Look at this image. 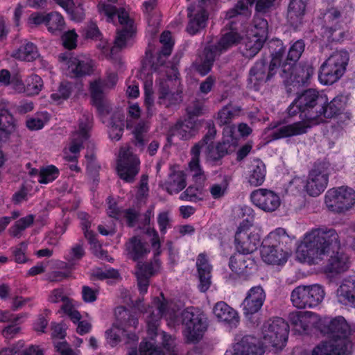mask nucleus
<instances>
[{
	"mask_svg": "<svg viewBox=\"0 0 355 355\" xmlns=\"http://www.w3.org/2000/svg\"><path fill=\"white\" fill-rule=\"evenodd\" d=\"M328 101L323 92L309 89L298 95L288 107V114H300V121L280 126L272 132V139L297 136L305 134L313 126L321 123L322 105Z\"/></svg>",
	"mask_w": 355,
	"mask_h": 355,
	"instance_id": "nucleus-1",
	"label": "nucleus"
},
{
	"mask_svg": "<svg viewBox=\"0 0 355 355\" xmlns=\"http://www.w3.org/2000/svg\"><path fill=\"white\" fill-rule=\"evenodd\" d=\"M340 249L339 236L334 229H313L297 242L295 259L308 265L320 264L331 252Z\"/></svg>",
	"mask_w": 355,
	"mask_h": 355,
	"instance_id": "nucleus-2",
	"label": "nucleus"
},
{
	"mask_svg": "<svg viewBox=\"0 0 355 355\" xmlns=\"http://www.w3.org/2000/svg\"><path fill=\"white\" fill-rule=\"evenodd\" d=\"M235 127L227 125L223 129V137L221 142L216 146H213L216 130L214 127L209 129L203 139L196 144L191 150V159L189 163L190 171L193 173L196 182L202 183L207 180V176L200 165V153L205 151L207 157L210 160H218L226 154L234 152L238 145L239 139L234 135Z\"/></svg>",
	"mask_w": 355,
	"mask_h": 355,
	"instance_id": "nucleus-3",
	"label": "nucleus"
},
{
	"mask_svg": "<svg viewBox=\"0 0 355 355\" xmlns=\"http://www.w3.org/2000/svg\"><path fill=\"white\" fill-rule=\"evenodd\" d=\"M235 127L227 125L223 129V137L221 142L216 146H213L216 130L214 127L209 129L203 139L196 144L191 150V159L189 163L190 171L193 173L196 182L202 183L207 180V176L200 165V153L205 151L207 157L210 160H218L226 154L234 152L238 145L239 139L234 135Z\"/></svg>",
	"mask_w": 355,
	"mask_h": 355,
	"instance_id": "nucleus-4",
	"label": "nucleus"
},
{
	"mask_svg": "<svg viewBox=\"0 0 355 355\" xmlns=\"http://www.w3.org/2000/svg\"><path fill=\"white\" fill-rule=\"evenodd\" d=\"M180 307L172 302H167L162 293L159 297H155L152 306H149L144 313L147 325V334L149 340L144 339L140 344L139 352L141 355H164L163 351L155 345L154 338L157 335L159 321L164 317L168 326H174L178 323V315Z\"/></svg>",
	"mask_w": 355,
	"mask_h": 355,
	"instance_id": "nucleus-5",
	"label": "nucleus"
},
{
	"mask_svg": "<svg viewBox=\"0 0 355 355\" xmlns=\"http://www.w3.org/2000/svg\"><path fill=\"white\" fill-rule=\"evenodd\" d=\"M118 6L117 0H101L98 5L99 12L106 16L108 21H113L116 15H117L121 26V28L117 32L113 47L106 40L102 39L101 36L98 38L99 42L96 44L97 49L102 55L106 58H112L116 48L125 46L128 41L133 37L136 30L134 21L130 18L127 12L123 8H118Z\"/></svg>",
	"mask_w": 355,
	"mask_h": 355,
	"instance_id": "nucleus-6",
	"label": "nucleus"
},
{
	"mask_svg": "<svg viewBox=\"0 0 355 355\" xmlns=\"http://www.w3.org/2000/svg\"><path fill=\"white\" fill-rule=\"evenodd\" d=\"M331 338L316 346L311 355H349L352 345L348 338L350 330L343 317L333 319L329 324Z\"/></svg>",
	"mask_w": 355,
	"mask_h": 355,
	"instance_id": "nucleus-7",
	"label": "nucleus"
},
{
	"mask_svg": "<svg viewBox=\"0 0 355 355\" xmlns=\"http://www.w3.org/2000/svg\"><path fill=\"white\" fill-rule=\"evenodd\" d=\"M242 215L247 216L239 225L235 234V247L242 254L254 252L261 243V230L253 226L254 211L248 206L241 208Z\"/></svg>",
	"mask_w": 355,
	"mask_h": 355,
	"instance_id": "nucleus-8",
	"label": "nucleus"
},
{
	"mask_svg": "<svg viewBox=\"0 0 355 355\" xmlns=\"http://www.w3.org/2000/svg\"><path fill=\"white\" fill-rule=\"evenodd\" d=\"M155 73L158 78V103L168 107L178 102L181 97V90L177 69L175 67L168 68L162 65L157 71L155 70Z\"/></svg>",
	"mask_w": 355,
	"mask_h": 355,
	"instance_id": "nucleus-9",
	"label": "nucleus"
},
{
	"mask_svg": "<svg viewBox=\"0 0 355 355\" xmlns=\"http://www.w3.org/2000/svg\"><path fill=\"white\" fill-rule=\"evenodd\" d=\"M92 127V116L89 114H84L79 120L78 127L71 132L70 141L64 149V158L69 162L68 166L71 171L78 173L80 168L77 162L79 153L83 144L89 137V130Z\"/></svg>",
	"mask_w": 355,
	"mask_h": 355,
	"instance_id": "nucleus-10",
	"label": "nucleus"
},
{
	"mask_svg": "<svg viewBox=\"0 0 355 355\" xmlns=\"http://www.w3.org/2000/svg\"><path fill=\"white\" fill-rule=\"evenodd\" d=\"M115 313L121 315L119 319L109 329L105 331L107 343L111 347L117 345L123 340L126 343L131 341H137L138 337L132 329L138 325V319L131 315L129 312L123 307L117 308Z\"/></svg>",
	"mask_w": 355,
	"mask_h": 355,
	"instance_id": "nucleus-11",
	"label": "nucleus"
},
{
	"mask_svg": "<svg viewBox=\"0 0 355 355\" xmlns=\"http://www.w3.org/2000/svg\"><path fill=\"white\" fill-rule=\"evenodd\" d=\"M349 60L347 51H336L332 53L321 64L318 80L324 85H331L339 80L346 71Z\"/></svg>",
	"mask_w": 355,
	"mask_h": 355,
	"instance_id": "nucleus-12",
	"label": "nucleus"
},
{
	"mask_svg": "<svg viewBox=\"0 0 355 355\" xmlns=\"http://www.w3.org/2000/svg\"><path fill=\"white\" fill-rule=\"evenodd\" d=\"M289 325L282 318H277L263 324L259 335L263 346L275 350H282L286 344Z\"/></svg>",
	"mask_w": 355,
	"mask_h": 355,
	"instance_id": "nucleus-13",
	"label": "nucleus"
},
{
	"mask_svg": "<svg viewBox=\"0 0 355 355\" xmlns=\"http://www.w3.org/2000/svg\"><path fill=\"white\" fill-rule=\"evenodd\" d=\"M241 40L240 35L234 28L225 33L214 49H205L193 64V67L201 76H205L211 70L216 55L223 51L236 44Z\"/></svg>",
	"mask_w": 355,
	"mask_h": 355,
	"instance_id": "nucleus-14",
	"label": "nucleus"
},
{
	"mask_svg": "<svg viewBox=\"0 0 355 355\" xmlns=\"http://www.w3.org/2000/svg\"><path fill=\"white\" fill-rule=\"evenodd\" d=\"M267 37L268 22L266 19L257 16L254 18L252 26L247 31L245 37L243 38V54L245 57H254L261 49Z\"/></svg>",
	"mask_w": 355,
	"mask_h": 355,
	"instance_id": "nucleus-15",
	"label": "nucleus"
},
{
	"mask_svg": "<svg viewBox=\"0 0 355 355\" xmlns=\"http://www.w3.org/2000/svg\"><path fill=\"white\" fill-rule=\"evenodd\" d=\"M327 209L334 213H345L355 205V191L347 186L329 189L324 196Z\"/></svg>",
	"mask_w": 355,
	"mask_h": 355,
	"instance_id": "nucleus-16",
	"label": "nucleus"
},
{
	"mask_svg": "<svg viewBox=\"0 0 355 355\" xmlns=\"http://www.w3.org/2000/svg\"><path fill=\"white\" fill-rule=\"evenodd\" d=\"M324 295V291L319 284L300 285L292 291L291 301L297 309H313L321 304Z\"/></svg>",
	"mask_w": 355,
	"mask_h": 355,
	"instance_id": "nucleus-17",
	"label": "nucleus"
},
{
	"mask_svg": "<svg viewBox=\"0 0 355 355\" xmlns=\"http://www.w3.org/2000/svg\"><path fill=\"white\" fill-rule=\"evenodd\" d=\"M182 322L185 326L184 336L188 342L200 340L207 329L205 315L199 309L190 307L182 313Z\"/></svg>",
	"mask_w": 355,
	"mask_h": 355,
	"instance_id": "nucleus-18",
	"label": "nucleus"
},
{
	"mask_svg": "<svg viewBox=\"0 0 355 355\" xmlns=\"http://www.w3.org/2000/svg\"><path fill=\"white\" fill-rule=\"evenodd\" d=\"M278 62L279 59L277 57L272 58L268 66L263 60L255 62L249 71L248 87L256 91L259 90L276 74Z\"/></svg>",
	"mask_w": 355,
	"mask_h": 355,
	"instance_id": "nucleus-19",
	"label": "nucleus"
},
{
	"mask_svg": "<svg viewBox=\"0 0 355 355\" xmlns=\"http://www.w3.org/2000/svg\"><path fill=\"white\" fill-rule=\"evenodd\" d=\"M331 165L328 162H316L309 171L305 189L312 196H318L324 191L328 184Z\"/></svg>",
	"mask_w": 355,
	"mask_h": 355,
	"instance_id": "nucleus-20",
	"label": "nucleus"
},
{
	"mask_svg": "<svg viewBox=\"0 0 355 355\" xmlns=\"http://www.w3.org/2000/svg\"><path fill=\"white\" fill-rule=\"evenodd\" d=\"M139 166L140 160L130 148L122 146L116 162V171L120 178L126 182H132L139 171Z\"/></svg>",
	"mask_w": 355,
	"mask_h": 355,
	"instance_id": "nucleus-21",
	"label": "nucleus"
},
{
	"mask_svg": "<svg viewBox=\"0 0 355 355\" xmlns=\"http://www.w3.org/2000/svg\"><path fill=\"white\" fill-rule=\"evenodd\" d=\"M59 60L63 66L67 67V73L71 77L88 75L93 70V61L84 55L73 56L69 53H65L59 55Z\"/></svg>",
	"mask_w": 355,
	"mask_h": 355,
	"instance_id": "nucleus-22",
	"label": "nucleus"
},
{
	"mask_svg": "<svg viewBox=\"0 0 355 355\" xmlns=\"http://www.w3.org/2000/svg\"><path fill=\"white\" fill-rule=\"evenodd\" d=\"M265 349L259 339L251 335L236 338L225 355H263Z\"/></svg>",
	"mask_w": 355,
	"mask_h": 355,
	"instance_id": "nucleus-23",
	"label": "nucleus"
},
{
	"mask_svg": "<svg viewBox=\"0 0 355 355\" xmlns=\"http://www.w3.org/2000/svg\"><path fill=\"white\" fill-rule=\"evenodd\" d=\"M252 202L266 212L277 210L281 205V199L275 191L266 189H258L250 195Z\"/></svg>",
	"mask_w": 355,
	"mask_h": 355,
	"instance_id": "nucleus-24",
	"label": "nucleus"
},
{
	"mask_svg": "<svg viewBox=\"0 0 355 355\" xmlns=\"http://www.w3.org/2000/svg\"><path fill=\"white\" fill-rule=\"evenodd\" d=\"M204 107L200 103L189 106L187 112L189 118L184 121L178 122L172 130L171 136H178L181 139H190L196 132V123L191 116H199L203 113Z\"/></svg>",
	"mask_w": 355,
	"mask_h": 355,
	"instance_id": "nucleus-25",
	"label": "nucleus"
},
{
	"mask_svg": "<svg viewBox=\"0 0 355 355\" xmlns=\"http://www.w3.org/2000/svg\"><path fill=\"white\" fill-rule=\"evenodd\" d=\"M282 77L286 84L291 85L294 83H304L313 73L311 67H301L293 64H286L283 67Z\"/></svg>",
	"mask_w": 355,
	"mask_h": 355,
	"instance_id": "nucleus-26",
	"label": "nucleus"
},
{
	"mask_svg": "<svg viewBox=\"0 0 355 355\" xmlns=\"http://www.w3.org/2000/svg\"><path fill=\"white\" fill-rule=\"evenodd\" d=\"M291 255L290 248L267 247L261 245V257L269 265L284 266Z\"/></svg>",
	"mask_w": 355,
	"mask_h": 355,
	"instance_id": "nucleus-27",
	"label": "nucleus"
},
{
	"mask_svg": "<svg viewBox=\"0 0 355 355\" xmlns=\"http://www.w3.org/2000/svg\"><path fill=\"white\" fill-rule=\"evenodd\" d=\"M117 82L116 73H110L107 76L105 81L96 80L90 83V93L94 105L101 112L103 105V91L113 88Z\"/></svg>",
	"mask_w": 355,
	"mask_h": 355,
	"instance_id": "nucleus-28",
	"label": "nucleus"
},
{
	"mask_svg": "<svg viewBox=\"0 0 355 355\" xmlns=\"http://www.w3.org/2000/svg\"><path fill=\"white\" fill-rule=\"evenodd\" d=\"M213 313L219 322L230 329L236 327L239 323L238 313L225 302H217L214 306Z\"/></svg>",
	"mask_w": 355,
	"mask_h": 355,
	"instance_id": "nucleus-29",
	"label": "nucleus"
},
{
	"mask_svg": "<svg viewBox=\"0 0 355 355\" xmlns=\"http://www.w3.org/2000/svg\"><path fill=\"white\" fill-rule=\"evenodd\" d=\"M266 299V294L261 286H254L247 293L242 303L243 313L245 315H251L258 312Z\"/></svg>",
	"mask_w": 355,
	"mask_h": 355,
	"instance_id": "nucleus-30",
	"label": "nucleus"
},
{
	"mask_svg": "<svg viewBox=\"0 0 355 355\" xmlns=\"http://www.w3.org/2000/svg\"><path fill=\"white\" fill-rule=\"evenodd\" d=\"M67 327L63 324H52V338L54 340L53 344L56 351L60 355H81L80 350H73L69 347L68 343L64 340Z\"/></svg>",
	"mask_w": 355,
	"mask_h": 355,
	"instance_id": "nucleus-31",
	"label": "nucleus"
},
{
	"mask_svg": "<svg viewBox=\"0 0 355 355\" xmlns=\"http://www.w3.org/2000/svg\"><path fill=\"white\" fill-rule=\"evenodd\" d=\"M316 315L311 311H293L289 313L288 321L294 331L302 334L315 321Z\"/></svg>",
	"mask_w": 355,
	"mask_h": 355,
	"instance_id": "nucleus-32",
	"label": "nucleus"
},
{
	"mask_svg": "<svg viewBox=\"0 0 355 355\" xmlns=\"http://www.w3.org/2000/svg\"><path fill=\"white\" fill-rule=\"evenodd\" d=\"M188 17L189 21L187 27V31L190 35H196L207 26L208 13L205 10H200L194 6L188 8Z\"/></svg>",
	"mask_w": 355,
	"mask_h": 355,
	"instance_id": "nucleus-33",
	"label": "nucleus"
},
{
	"mask_svg": "<svg viewBox=\"0 0 355 355\" xmlns=\"http://www.w3.org/2000/svg\"><path fill=\"white\" fill-rule=\"evenodd\" d=\"M292 242L293 238L288 235L286 230L282 227H277L264 237L261 245L290 248L291 249Z\"/></svg>",
	"mask_w": 355,
	"mask_h": 355,
	"instance_id": "nucleus-34",
	"label": "nucleus"
},
{
	"mask_svg": "<svg viewBox=\"0 0 355 355\" xmlns=\"http://www.w3.org/2000/svg\"><path fill=\"white\" fill-rule=\"evenodd\" d=\"M16 128L15 121L7 110H0V144L7 140ZM5 156L0 149V167L5 162Z\"/></svg>",
	"mask_w": 355,
	"mask_h": 355,
	"instance_id": "nucleus-35",
	"label": "nucleus"
},
{
	"mask_svg": "<svg viewBox=\"0 0 355 355\" xmlns=\"http://www.w3.org/2000/svg\"><path fill=\"white\" fill-rule=\"evenodd\" d=\"M338 302L355 307V276H351L343 280L336 291Z\"/></svg>",
	"mask_w": 355,
	"mask_h": 355,
	"instance_id": "nucleus-36",
	"label": "nucleus"
},
{
	"mask_svg": "<svg viewBox=\"0 0 355 355\" xmlns=\"http://www.w3.org/2000/svg\"><path fill=\"white\" fill-rule=\"evenodd\" d=\"M160 263L157 259L153 263L146 265H138L136 275L138 281V286L141 294L147 293L149 277L159 271Z\"/></svg>",
	"mask_w": 355,
	"mask_h": 355,
	"instance_id": "nucleus-37",
	"label": "nucleus"
},
{
	"mask_svg": "<svg viewBox=\"0 0 355 355\" xmlns=\"http://www.w3.org/2000/svg\"><path fill=\"white\" fill-rule=\"evenodd\" d=\"M49 301L51 303L62 302V310L64 313L70 318L73 322L79 320L80 313L75 309L71 301L64 295L62 289L56 288L53 290L49 296Z\"/></svg>",
	"mask_w": 355,
	"mask_h": 355,
	"instance_id": "nucleus-38",
	"label": "nucleus"
},
{
	"mask_svg": "<svg viewBox=\"0 0 355 355\" xmlns=\"http://www.w3.org/2000/svg\"><path fill=\"white\" fill-rule=\"evenodd\" d=\"M347 103V98L343 95H338L330 102L329 101L322 105L321 110V123H324L327 119L333 118L344 110Z\"/></svg>",
	"mask_w": 355,
	"mask_h": 355,
	"instance_id": "nucleus-39",
	"label": "nucleus"
},
{
	"mask_svg": "<svg viewBox=\"0 0 355 355\" xmlns=\"http://www.w3.org/2000/svg\"><path fill=\"white\" fill-rule=\"evenodd\" d=\"M196 266L199 275V288L201 291H207L211 284V266L209 264L205 254H200L197 258Z\"/></svg>",
	"mask_w": 355,
	"mask_h": 355,
	"instance_id": "nucleus-40",
	"label": "nucleus"
},
{
	"mask_svg": "<svg viewBox=\"0 0 355 355\" xmlns=\"http://www.w3.org/2000/svg\"><path fill=\"white\" fill-rule=\"evenodd\" d=\"M125 251L128 257L134 261L144 258L150 252L147 244L136 236L126 243Z\"/></svg>",
	"mask_w": 355,
	"mask_h": 355,
	"instance_id": "nucleus-41",
	"label": "nucleus"
},
{
	"mask_svg": "<svg viewBox=\"0 0 355 355\" xmlns=\"http://www.w3.org/2000/svg\"><path fill=\"white\" fill-rule=\"evenodd\" d=\"M108 208L107 213L110 217L120 220H124L130 226H132L137 217V214L133 209L121 210L116 205V202L113 198L107 199Z\"/></svg>",
	"mask_w": 355,
	"mask_h": 355,
	"instance_id": "nucleus-42",
	"label": "nucleus"
},
{
	"mask_svg": "<svg viewBox=\"0 0 355 355\" xmlns=\"http://www.w3.org/2000/svg\"><path fill=\"white\" fill-rule=\"evenodd\" d=\"M141 78L144 81V105L148 117L152 116L155 113V107L153 90V75L146 74L144 71L141 73Z\"/></svg>",
	"mask_w": 355,
	"mask_h": 355,
	"instance_id": "nucleus-43",
	"label": "nucleus"
},
{
	"mask_svg": "<svg viewBox=\"0 0 355 355\" xmlns=\"http://www.w3.org/2000/svg\"><path fill=\"white\" fill-rule=\"evenodd\" d=\"M306 0H291L287 18L292 26H297L302 22L306 12Z\"/></svg>",
	"mask_w": 355,
	"mask_h": 355,
	"instance_id": "nucleus-44",
	"label": "nucleus"
},
{
	"mask_svg": "<svg viewBox=\"0 0 355 355\" xmlns=\"http://www.w3.org/2000/svg\"><path fill=\"white\" fill-rule=\"evenodd\" d=\"M187 185L185 174L182 171L172 172L163 187L170 194L178 193L183 190Z\"/></svg>",
	"mask_w": 355,
	"mask_h": 355,
	"instance_id": "nucleus-45",
	"label": "nucleus"
},
{
	"mask_svg": "<svg viewBox=\"0 0 355 355\" xmlns=\"http://www.w3.org/2000/svg\"><path fill=\"white\" fill-rule=\"evenodd\" d=\"M350 266L348 255L343 252H336V254L331 255L327 266V271L329 272L340 273L348 270Z\"/></svg>",
	"mask_w": 355,
	"mask_h": 355,
	"instance_id": "nucleus-46",
	"label": "nucleus"
},
{
	"mask_svg": "<svg viewBox=\"0 0 355 355\" xmlns=\"http://www.w3.org/2000/svg\"><path fill=\"white\" fill-rule=\"evenodd\" d=\"M244 254L239 252L232 256L230 260L231 270L239 275L247 273L248 269L254 265L253 260L245 257Z\"/></svg>",
	"mask_w": 355,
	"mask_h": 355,
	"instance_id": "nucleus-47",
	"label": "nucleus"
},
{
	"mask_svg": "<svg viewBox=\"0 0 355 355\" xmlns=\"http://www.w3.org/2000/svg\"><path fill=\"white\" fill-rule=\"evenodd\" d=\"M45 26L49 32L52 34H57L64 29L65 26L64 19L58 12H50L46 13Z\"/></svg>",
	"mask_w": 355,
	"mask_h": 355,
	"instance_id": "nucleus-48",
	"label": "nucleus"
},
{
	"mask_svg": "<svg viewBox=\"0 0 355 355\" xmlns=\"http://www.w3.org/2000/svg\"><path fill=\"white\" fill-rule=\"evenodd\" d=\"M124 115L120 112L115 113L111 119L109 126V136L112 140L119 141L123 132Z\"/></svg>",
	"mask_w": 355,
	"mask_h": 355,
	"instance_id": "nucleus-49",
	"label": "nucleus"
},
{
	"mask_svg": "<svg viewBox=\"0 0 355 355\" xmlns=\"http://www.w3.org/2000/svg\"><path fill=\"white\" fill-rule=\"evenodd\" d=\"M255 0H239L234 8L226 12L225 18L231 20L235 17H248L250 15V7Z\"/></svg>",
	"mask_w": 355,
	"mask_h": 355,
	"instance_id": "nucleus-50",
	"label": "nucleus"
},
{
	"mask_svg": "<svg viewBox=\"0 0 355 355\" xmlns=\"http://www.w3.org/2000/svg\"><path fill=\"white\" fill-rule=\"evenodd\" d=\"M12 55L18 60L31 62L35 60L39 56V53L35 45L31 42H27L16 50Z\"/></svg>",
	"mask_w": 355,
	"mask_h": 355,
	"instance_id": "nucleus-51",
	"label": "nucleus"
},
{
	"mask_svg": "<svg viewBox=\"0 0 355 355\" xmlns=\"http://www.w3.org/2000/svg\"><path fill=\"white\" fill-rule=\"evenodd\" d=\"M189 170H190L189 168ZM192 175L193 173L189 171ZM193 181L198 184L200 186L195 187V186H190L183 193H181L180 196V198L182 200L185 201H191V202H197L198 200H201L203 198V188L201 184H204V182L206 181V180L202 182H196L193 178V175H192Z\"/></svg>",
	"mask_w": 355,
	"mask_h": 355,
	"instance_id": "nucleus-52",
	"label": "nucleus"
},
{
	"mask_svg": "<svg viewBox=\"0 0 355 355\" xmlns=\"http://www.w3.org/2000/svg\"><path fill=\"white\" fill-rule=\"evenodd\" d=\"M256 163L248 178L249 183L254 187L263 184L266 173L265 164L260 161H257Z\"/></svg>",
	"mask_w": 355,
	"mask_h": 355,
	"instance_id": "nucleus-53",
	"label": "nucleus"
},
{
	"mask_svg": "<svg viewBox=\"0 0 355 355\" xmlns=\"http://www.w3.org/2000/svg\"><path fill=\"white\" fill-rule=\"evenodd\" d=\"M240 110L233 107L231 105L224 106L218 112L217 116V122L219 125H223L232 121V120L239 115Z\"/></svg>",
	"mask_w": 355,
	"mask_h": 355,
	"instance_id": "nucleus-54",
	"label": "nucleus"
},
{
	"mask_svg": "<svg viewBox=\"0 0 355 355\" xmlns=\"http://www.w3.org/2000/svg\"><path fill=\"white\" fill-rule=\"evenodd\" d=\"M26 95L34 96L38 94L42 89L44 83L42 79L36 74H32L26 79Z\"/></svg>",
	"mask_w": 355,
	"mask_h": 355,
	"instance_id": "nucleus-55",
	"label": "nucleus"
},
{
	"mask_svg": "<svg viewBox=\"0 0 355 355\" xmlns=\"http://www.w3.org/2000/svg\"><path fill=\"white\" fill-rule=\"evenodd\" d=\"M58 175V168L54 165H49L40 169L38 182L40 184H49L55 180Z\"/></svg>",
	"mask_w": 355,
	"mask_h": 355,
	"instance_id": "nucleus-56",
	"label": "nucleus"
},
{
	"mask_svg": "<svg viewBox=\"0 0 355 355\" xmlns=\"http://www.w3.org/2000/svg\"><path fill=\"white\" fill-rule=\"evenodd\" d=\"M49 121V115L46 112H39L26 121V126L31 130L42 129Z\"/></svg>",
	"mask_w": 355,
	"mask_h": 355,
	"instance_id": "nucleus-57",
	"label": "nucleus"
},
{
	"mask_svg": "<svg viewBox=\"0 0 355 355\" xmlns=\"http://www.w3.org/2000/svg\"><path fill=\"white\" fill-rule=\"evenodd\" d=\"M34 221V216L32 214L28 215L25 217L17 220L14 225L10 229V234L15 237H19L21 233L27 227L31 226Z\"/></svg>",
	"mask_w": 355,
	"mask_h": 355,
	"instance_id": "nucleus-58",
	"label": "nucleus"
},
{
	"mask_svg": "<svg viewBox=\"0 0 355 355\" xmlns=\"http://www.w3.org/2000/svg\"><path fill=\"white\" fill-rule=\"evenodd\" d=\"M78 218L80 220V224L85 238L91 244H94L96 247V235L92 231L89 230L90 227L89 216L85 212H80L78 214Z\"/></svg>",
	"mask_w": 355,
	"mask_h": 355,
	"instance_id": "nucleus-59",
	"label": "nucleus"
},
{
	"mask_svg": "<svg viewBox=\"0 0 355 355\" xmlns=\"http://www.w3.org/2000/svg\"><path fill=\"white\" fill-rule=\"evenodd\" d=\"M304 43L300 40L295 42L289 48L287 59L291 62H296L304 51Z\"/></svg>",
	"mask_w": 355,
	"mask_h": 355,
	"instance_id": "nucleus-60",
	"label": "nucleus"
},
{
	"mask_svg": "<svg viewBox=\"0 0 355 355\" xmlns=\"http://www.w3.org/2000/svg\"><path fill=\"white\" fill-rule=\"evenodd\" d=\"M92 276L101 280L107 279V283H110L112 279H116L119 277L118 271L113 268L97 269L93 272Z\"/></svg>",
	"mask_w": 355,
	"mask_h": 355,
	"instance_id": "nucleus-61",
	"label": "nucleus"
},
{
	"mask_svg": "<svg viewBox=\"0 0 355 355\" xmlns=\"http://www.w3.org/2000/svg\"><path fill=\"white\" fill-rule=\"evenodd\" d=\"M146 234L150 237V243L155 257L159 256L161 252V240L157 231L154 229H148Z\"/></svg>",
	"mask_w": 355,
	"mask_h": 355,
	"instance_id": "nucleus-62",
	"label": "nucleus"
},
{
	"mask_svg": "<svg viewBox=\"0 0 355 355\" xmlns=\"http://www.w3.org/2000/svg\"><path fill=\"white\" fill-rule=\"evenodd\" d=\"M85 254L82 245L77 244L71 248L66 254L65 259L71 265H73L79 261Z\"/></svg>",
	"mask_w": 355,
	"mask_h": 355,
	"instance_id": "nucleus-63",
	"label": "nucleus"
},
{
	"mask_svg": "<svg viewBox=\"0 0 355 355\" xmlns=\"http://www.w3.org/2000/svg\"><path fill=\"white\" fill-rule=\"evenodd\" d=\"M160 42L163 45L161 54L163 55H169L171 53L173 42L172 40L171 33L164 31L160 36Z\"/></svg>",
	"mask_w": 355,
	"mask_h": 355,
	"instance_id": "nucleus-64",
	"label": "nucleus"
}]
</instances>
